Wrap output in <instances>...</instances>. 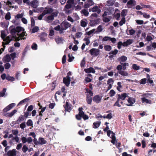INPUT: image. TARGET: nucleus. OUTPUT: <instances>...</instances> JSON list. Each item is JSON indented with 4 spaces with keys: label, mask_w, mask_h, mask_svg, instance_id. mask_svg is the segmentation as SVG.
<instances>
[{
    "label": "nucleus",
    "mask_w": 156,
    "mask_h": 156,
    "mask_svg": "<svg viewBox=\"0 0 156 156\" xmlns=\"http://www.w3.org/2000/svg\"><path fill=\"white\" fill-rule=\"evenodd\" d=\"M118 97L117 98L119 100L121 99L122 100H124L126 97H129V96L127 95V94L125 93H123L121 95L118 94Z\"/></svg>",
    "instance_id": "nucleus-18"
},
{
    "label": "nucleus",
    "mask_w": 156,
    "mask_h": 156,
    "mask_svg": "<svg viewBox=\"0 0 156 156\" xmlns=\"http://www.w3.org/2000/svg\"><path fill=\"white\" fill-rule=\"evenodd\" d=\"M103 30V29L102 27V26L100 25L97 28L96 31H95V33H98L99 32H101Z\"/></svg>",
    "instance_id": "nucleus-34"
},
{
    "label": "nucleus",
    "mask_w": 156,
    "mask_h": 156,
    "mask_svg": "<svg viewBox=\"0 0 156 156\" xmlns=\"http://www.w3.org/2000/svg\"><path fill=\"white\" fill-rule=\"evenodd\" d=\"M27 126H31L33 125V122L31 119H29L27 122Z\"/></svg>",
    "instance_id": "nucleus-43"
},
{
    "label": "nucleus",
    "mask_w": 156,
    "mask_h": 156,
    "mask_svg": "<svg viewBox=\"0 0 156 156\" xmlns=\"http://www.w3.org/2000/svg\"><path fill=\"white\" fill-rule=\"evenodd\" d=\"M39 11L40 12H43L45 15L52 14L53 12L56 11L49 6H47L45 8L41 7L39 9Z\"/></svg>",
    "instance_id": "nucleus-5"
},
{
    "label": "nucleus",
    "mask_w": 156,
    "mask_h": 156,
    "mask_svg": "<svg viewBox=\"0 0 156 156\" xmlns=\"http://www.w3.org/2000/svg\"><path fill=\"white\" fill-rule=\"evenodd\" d=\"M6 36L5 31H1V37L5 42V44H8L11 41L14 40L15 38L14 36L12 37V35H9L5 38Z\"/></svg>",
    "instance_id": "nucleus-1"
},
{
    "label": "nucleus",
    "mask_w": 156,
    "mask_h": 156,
    "mask_svg": "<svg viewBox=\"0 0 156 156\" xmlns=\"http://www.w3.org/2000/svg\"><path fill=\"white\" fill-rule=\"evenodd\" d=\"M39 30V28L37 27H34L32 30V33H35L37 32Z\"/></svg>",
    "instance_id": "nucleus-48"
},
{
    "label": "nucleus",
    "mask_w": 156,
    "mask_h": 156,
    "mask_svg": "<svg viewBox=\"0 0 156 156\" xmlns=\"http://www.w3.org/2000/svg\"><path fill=\"white\" fill-rule=\"evenodd\" d=\"M58 13L57 11H55L53 12L51 15L45 16L44 20L48 23H51L54 20V17L57 16Z\"/></svg>",
    "instance_id": "nucleus-6"
},
{
    "label": "nucleus",
    "mask_w": 156,
    "mask_h": 156,
    "mask_svg": "<svg viewBox=\"0 0 156 156\" xmlns=\"http://www.w3.org/2000/svg\"><path fill=\"white\" fill-rule=\"evenodd\" d=\"M38 140L39 144L43 145L45 144L46 143V141L43 138H39Z\"/></svg>",
    "instance_id": "nucleus-28"
},
{
    "label": "nucleus",
    "mask_w": 156,
    "mask_h": 156,
    "mask_svg": "<svg viewBox=\"0 0 156 156\" xmlns=\"http://www.w3.org/2000/svg\"><path fill=\"white\" fill-rule=\"evenodd\" d=\"M126 22V20L125 17H123L121 20L119 22V24L120 26H122Z\"/></svg>",
    "instance_id": "nucleus-35"
},
{
    "label": "nucleus",
    "mask_w": 156,
    "mask_h": 156,
    "mask_svg": "<svg viewBox=\"0 0 156 156\" xmlns=\"http://www.w3.org/2000/svg\"><path fill=\"white\" fill-rule=\"evenodd\" d=\"M89 52L91 55L97 56L99 55L100 51L99 49L93 48L90 50Z\"/></svg>",
    "instance_id": "nucleus-10"
},
{
    "label": "nucleus",
    "mask_w": 156,
    "mask_h": 156,
    "mask_svg": "<svg viewBox=\"0 0 156 156\" xmlns=\"http://www.w3.org/2000/svg\"><path fill=\"white\" fill-rule=\"evenodd\" d=\"M147 79L146 78H143L141 80L140 83L141 84H144L146 83Z\"/></svg>",
    "instance_id": "nucleus-52"
},
{
    "label": "nucleus",
    "mask_w": 156,
    "mask_h": 156,
    "mask_svg": "<svg viewBox=\"0 0 156 156\" xmlns=\"http://www.w3.org/2000/svg\"><path fill=\"white\" fill-rule=\"evenodd\" d=\"M39 2L37 0H34L30 3V5L33 8H36L39 5Z\"/></svg>",
    "instance_id": "nucleus-17"
},
{
    "label": "nucleus",
    "mask_w": 156,
    "mask_h": 156,
    "mask_svg": "<svg viewBox=\"0 0 156 156\" xmlns=\"http://www.w3.org/2000/svg\"><path fill=\"white\" fill-rule=\"evenodd\" d=\"M110 37L108 36H105L102 39L103 41H106L109 40Z\"/></svg>",
    "instance_id": "nucleus-63"
},
{
    "label": "nucleus",
    "mask_w": 156,
    "mask_h": 156,
    "mask_svg": "<svg viewBox=\"0 0 156 156\" xmlns=\"http://www.w3.org/2000/svg\"><path fill=\"white\" fill-rule=\"evenodd\" d=\"M6 79L10 81H13L15 80L14 78L8 75L6 76Z\"/></svg>",
    "instance_id": "nucleus-41"
},
{
    "label": "nucleus",
    "mask_w": 156,
    "mask_h": 156,
    "mask_svg": "<svg viewBox=\"0 0 156 156\" xmlns=\"http://www.w3.org/2000/svg\"><path fill=\"white\" fill-rule=\"evenodd\" d=\"M87 23L83 20H81L80 22L81 26L83 27H85L87 25Z\"/></svg>",
    "instance_id": "nucleus-40"
},
{
    "label": "nucleus",
    "mask_w": 156,
    "mask_h": 156,
    "mask_svg": "<svg viewBox=\"0 0 156 156\" xmlns=\"http://www.w3.org/2000/svg\"><path fill=\"white\" fill-rule=\"evenodd\" d=\"M115 1L114 0H108L107 2L108 5L112 6L115 3Z\"/></svg>",
    "instance_id": "nucleus-33"
},
{
    "label": "nucleus",
    "mask_w": 156,
    "mask_h": 156,
    "mask_svg": "<svg viewBox=\"0 0 156 156\" xmlns=\"http://www.w3.org/2000/svg\"><path fill=\"white\" fill-rule=\"evenodd\" d=\"M16 32L19 33L22 32V33L19 34V37L17 38L16 40L19 41L21 39L24 40L26 39L25 37L27 36V34L24 31V29L23 27L20 26H18L16 27Z\"/></svg>",
    "instance_id": "nucleus-3"
},
{
    "label": "nucleus",
    "mask_w": 156,
    "mask_h": 156,
    "mask_svg": "<svg viewBox=\"0 0 156 156\" xmlns=\"http://www.w3.org/2000/svg\"><path fill=\"white\" fill-rule=\"evenodd\" d=\"M11 16L10 13L8 12L6 14L5 16V18L7 20H9Z\"/></svg>",
    "instance_id": "nucleus-60"
},
{
    "label": "nucleus",
    "mask_w": 156,
    "mask_h": 156,
    "mask_svg": "<svg viewBox=\"0 0 156 156\" xmlns=\"http://www.w3.org/2000/svg\"><path fill=\"white\" fill-rule=\"evenodd\" d=\"M28 150V147L26 145H24L22 148L23 152L24 153H25Z\"/></svg>",
    "instance_id": "nucleus-51"
},
{
    "label": "nucleus",
    "mask_w": 156,
    "mask_h": 156,
    "mask_svg": "<svg viewBox=\"0 0 156 156\" xmlns=\"http://www.w3.org/2000/svg\"><path fill=\"white\" fill-rule=\"evenodd\" d=\"M89 10L90 12L92 11L93 12H97L98 14L101 12V10L97 6H95L92 8L89 9Z\"/></svg>",
    "instance_id": "nucleus-16"
},
{
    "label": "nucleus",
    "mask_w": 156,
    "mask_h": 156,
    "mask_svg": "<svg viewBox=\"0 0 156 156\" xmlns=\"http://www.w3.org/2000/svg\"><path fill=\"white\" fill-rule=\"evenodd\" d=\"M12 140H15L17 143H19L20 142L19 138L17 136H16L13 137V139H12Z\"/></svg>",
    "instance_id": "nucleus-55"
},
{
    "label": "nucleus",
    "mask_w": 156,
    "mask_h": 156,
    "mask_svg": "<svg viewBox=\"0 0 156 156\" xmlns=\"http://www.w3.org/2000/svg\"><path fill=\"white\" fill-rule=\"evenodd\" d=\"M105 50L106 51H109L112 49V47L110 45H106L104 46Z\"/></svg>",
    "instance_id": "nucleus-37"
},
{
    "label": "nucleus",
    "mask_w": 156,
    "mask_h": 156,
    "mask_svg": "<svg viewBox=\"0 0 156 156\" xmlns=\"http://www.w3.org/2000/svg\"><path fill=\"white\" fill-rule=\"evenodd\" d=\"M9 130H6L4 131L3 133L5 134L3 136L4 138H6L8 137V134H9Z\"/></svg>",
    "instance_id": "nucleus-47"
},
{
    "label": "nucleus",
    "mask_w": 156,
    "mask_h": 156,
    "mask_svg": "<svg viewBox=\"0 0 156 156\" xmlns=\"http://www.w3.org/2000/svg\"><path fill=\"white\" fill-rule=\"evenodd\" d=\"M118 73L119 74L123 76H127L129 75L128 73L124 70L118 71Z\"/></svg>",
    "instance_id": "nucleus-29"
},
{
    "label": "nucleus",
    "mask_w": 156,
    "mask_h": 156,
    "mask_svg": "<svg viewBox=\"0 0 156 156\" xmlns=\"http://www.w3.org/2000/svg\"><path fill=\"white\" fill-rule=\"evenodd\" d=\"M25 119L24 116L23 115H21L19 118L16 121L17 123H20L21 121L24 120Z\"/></svg>",
    "instance_id": "nucleus-31"
},
{
    "label": "nucleus",
    "mask_w": 156,
    "mask_h": 156,
    "mask_svg": "<svg viewBox=\"0 0 156 156\" xmlns=\"http://www.w3.org/2000/svg\"><path fill=\"white\" fill-rule=\"evenodd\" d=\"M61 30L60 33H63V30H66L68 27V23L66 21H63L61 24Z\"/></svg>",
    "instance_id": "nucleus-9"
},
{
    "label": "nucleus",
    "mask_w": 156,
    "mask_h": 156,
    "mask_svg": "<svg viewBox=\"0 0 156 156\" xmlns=\"http://www.w3.org/2000/svg\"><path fill=\"white\" fill-rule=\"evenodd\" d=\"M82 13L86 16H88L89 14V12L87 10L84 9L82 10L81 11Z\"/></svg>",
    "instance_id": "nucleus-42"
},
{
    "label": "nucleus",
    "mask_w": 156,
    "mask_h": 156,
    "mask_svg": "<svg viewBox=\"0 0 156 156\" xmlns=\"http://www.w3.org/2000/svg\"><path fill=\"white\" fill-rule=\"evenodd\" d=\"M24 15V13H22L20 14H18L16 15V17L17 19L23 18L22 17Z\"/></svg>",
    "instance_id": "nucleus-54"
},
{
    "label": "nucleus",
    "mask_w": 156,
    "mask_h": 156,
    "mask_svg": "<svg viewBox=\"0 0 156 156\" xmlns=\"http://www.w3.org/2000/svg\"><path fill=\"white\" fill-rule=\"evenodd\" d=\"M1 144L3 145V146L4 147H5V146H6L7 145H8L7 141L6 140H4L2 141Z\"/></svg>",
    "instance_id": "nucleus-57"
},
{
    "label": "nucleus",
    "mask_w": 156,
    "mask_h": 156,
    "mask_svg": "<svg viewBox=\"0 0 156 156\" xmlns=\"http://www.w3.org/2000/svg\"><path fill=\"white\" fill-rule=\"evenodd\" d=\"M68 102L67 101L66 103V105H63V106L64 107V108L65 109V112L66 111H68Z\"/></svg>",
    "instance_id": "nucleus-53"
},
{
    "label": "nucleus",
    "mask_w": 156,
    "mask_h": 156,
    "mask_svg": "<svg viewBox=\"0 0 156 156\" xmlns=\"http://www.w3.org/2000/svg\"><path fill=\"white\" fill-rule=\"evenodd\" d=\"M85 90L86 91V92H85L86 93H87V94H89L91 96H93V93L91 90H89L88 88H85Z\"/></svg>",
    "instance_id": "nucleus-39"
},
{
    "label": "nucleus",
    "mask_w": 156,
    "mask_h": 156,
    "mask_svg": "<svg viewBox=\"0 0 156 156\" xmlns=\"http://www.w3.org/2000/svg\"><path fill=\"white\" fill-rule=\"evenodd\" d=\"M112 138V140L111 142L113 144H115V142L116 140V139L115 136H112L111 137Z\"/></svg>",
    "instance_id": "nucleus-50"
},
{
    "label": "nucleus",
    "mask_w": 156,
    "mask_h": 156,
    "mask_svg": "<svg viewBox=\"0 0 156 156\" xmlns=\"http://www.w3.org/2000/svg\"><path fill=\"white\" fill-rule=\"evenodd\" d=\"M115 94V91L113 90H111L109 92V94L111 97L114 96Z\"/></svg>",
    "instance_id": "nucleus-56"
},
{
    "label": "nucleus",
    "mask_w": 156,
    "mask_h": 156,
    "mask_svg": "<svg viewBox=\"0 0 156 156\" xmlns=\"http://www.w3.org/2000/svg\"><path fill=\"white\" fill-rule=\"evenodd\" d=\"M95 30V29H93L89 31L88 32H87V34L88 35H90L91 34H93Z\"/></svg>",
    "instance_id": "nucleus-64"
},
{
    "label": "nucleus",
    "mask_w": 156,
    "mask_h": 156,
    "mask_svg": "<svg viewBox=\"0 0 156 156\" xmlns=\"http://www.w3.org/2000/svg\"><path fill=\"white\" fill-rule=\"evenodd\" d=\"M9 30L10 31V33L12 34V37L14 36L15 37V39L16 40V36L15 35V34L16 32V28H15V27L13 26H11L9 28Z\"/></svg>",
    "instance_id": "nucleus-13"
},
{
    "label": "nucleus",
    "mask_w": 156,
    "mask_h": 156,
    "mask_svg": "<svg viewBox=\"0 0 156 156\" xmlns=\"http://www.w3.org/2000/svg\"><path fill=\"white\" fill-rule=\"evenodd\" d=\"M128 98L127 101L129 103V104H126V105L127 106H133V105L135 102V98L129 97Z\"/></svg>",
    "instance_id": "nucleus-11"
},
{
    "label": "nucleus",
    "mask_w": 156,
    "mask_h": 156,
    "mask_svg": "<svg viewBox=\"0 0 156 156\" xmlns=\"http://www.w3.org/2000/svg\"><path fill=\"white\" fill-rule=\"evenodd\" d=\"M114 12V10L112 7H109L104 12L102 15V17H104L108 15L112 14Z\"/></svg>",
    "instance_id": "nucleus-7"
},
{
    "label": "nucleus",
    "mask_w": 156,
    "mask_h": 156,
    "mask_svg": "<svg viewBox=\"0 0 156 156\" xmlns=\"http://www.w3.org/2000/svg\"><path fill=\"white\" fill-rule=\"evenodd\" d=\"M63 83L67 87L68 86V73H67V75L66 77L63 79Z\"/></svg>",
    "instance_id": "nucleus-23"
},
{
    "label": "nucleus",
    "mask_w": 156,
    "mask_h": 156,
    "mask_svg": "<svg viewBox=\"0 0 156 156\" xmlns=\"http://www.w3.org/2000/svg\"><path fill=\"white\" fill-rule=\"evenodd\" d=\"M118 52V50L116 49H115L114 51H110L109 53V55L112 54L114 55H115L117 54Z\"/></svg>",
    "instance_id": "nucleus-44"
},
{
    "label": "nucleus",
    "mask_w": 156,
    "mask_h": 156,
    "mask_svg": "<svg viewBox=\"0 0 156 156\" xmlns=\"http://www.w3.org/2000/svg\"><path fill=\"white\" fill-rule=\"evenodd\" d=\"M84 71L86 73H95V71L94 69L92 67H90L89 68L85 69Z\"/></svg>",
    "instance_id": "nucleus-22"
},
{
    "label": "nucleus",
    "mask_w": 156,
    "mask_h": 156,
    "mask_svg": "<svg viewBox=\"0 0 156 156\" xmlns=\"http://www.w3.org/2000/svg\"><path fill=\"white\" fill-rule=\"evenodd\" d=\"M98 15L96 13H93L90 17V25L91 26H94L99 23V18H98Z\"/></svg>",
    "instance_id": "nucleus-2"
},
{
    "label": "nucleus",
    "mask_w": 156,
    "mask_h": 156,
    "mask_svg": "<svg viewBox=\"0 0 156 156\" xmlns=\"http://www.w3.org/2000/svg\"><path fill=\"white\" fill-rule=\"evenodd\" d=\"M140 5L143 7V8H149L150 9H152V7L150 5H145L143 3H140Z\"/></svg>",
    "instance_id": "nucleus-30"
},
{
    "label": "nucleus",
    "mask_w": 156,
    "mask_h": 156,
    "mask_svg": "<svg viewBox=\"0 0 156 156\" xmlns=\"http://www.w3.org/2000/svg\"><path fill=\"white\" fill-rule=\"evenodd\" d=\"M134 2H135L134 0H129V1L126 4L127 7L129 8H130L132 7L131 6L134 5L133 4Z\"/></svg>",
    "instance_id": "nucleus-21"
},
{
    "label": "nucleus",
    "mask_w": 156,
    "mask_h": 156,
    "mask_svg": "<svg viewBox=\"0 0 156 156\" xmlns=\"http://www.w3.org/2000/svg\"><path fill=\"white\" fill-rule=\"evenodd\" d=\"M18 55L17 54H16V53L14 52L11 53L10 56H11V57L12 58L13 60L16 58V55Z\"/></svg>",
    "instance_id": "nucleus-45"
},
{
    "label": "nucleus",
    "mask_w": 156,
    "mask_h": 156,
    "mask_svg": "<svg viewBox=\"0 0 156 156\" xmlns=\"http://www.w3.org/2000/svg\"><path fill=\"white\" fill-rule=\"evenodd\" d=\"M55 41L58 44H61L63 43L64 40L62 38L57 37L55 38Z\"/></svg>",
    "instance_id": "nucleus-24"
},
{
    "label": "nucleus",
    "mask_w": 156,
    "mask_h": 156,
    "mask_svg": "<svg viewBox=\"0 0 156 156\" xmlns=\"http://www.w3.org/2000/svg\"><path fill=\"white\" fill-rule=\"evenodd\" d=\"M101 124V122H94L93 124V127L94 128H98Z\"/></svg>",
    "instance_id": "nucleus-32"
},
{
    "label": "nucleus",
    "mask_w": 156,
    "mask_h": 156,
    "mask_svg": "<svg viewBox=\"0 0 156 156\" xmlns=\"http://www.w3.org/2000/svg\"><path fill=\"white\" fill-rule=\"evenodd\" d=\"M94 4V3L92 0H87L86 2L85 3L84 6L85 8H88Z\"/></svg>",
    "instance_id": "nucleus-14"
},
{
    "label": "nucleus",
    "mask_w": 156,
    "mask_h": 156,
    "mask_svg": "<svg viewBox=\"0 0 156 156\" xmlns=\"http://www.w3.org/2000/svg\"><path fill=\"white\" fill-rule=\"evenodd\" d=\"M6 88H3L2 90L0 93V96L1 97H3L5 95V93L6 92Z\"/></svg>",
    "instance_id": "nucleus-38"
},
{
    "label": "nucleus",
    "mask_w": 156,
    "mask_h": 156,
    "mask_svg": "<svg viewBox=\"0 0 156 156\" xmlns=\"http://www.w3.org/2000/svg\"><path fill=\"white\" fill-rule=\"evenodd\" d=\"M85 58H83V59L82 60L81 63H80V66L81 67H83L84 66L86 62L85 60H84Z\"/></svg>",
    "instance_id": "nucleus-62"
},
{
    "label": "nucleus",
    "mask_w": 156,
    "mask_h": 156,
    "mask_svg": "<svg viewBox=\"0 0 156 156\" xmlns=\"http://www.w3.org/2000/svg\"><path fill=\"white\" fill-rule=\"evenodd\" d=\"M12 132L14 135L17 136L19 133V131L17 129H13L12 130Z\"/></svg>",
    "instance_id": "nucleus-59"
},
{
    "label": "nucleus",
    "mask_w": 156,
    "mask_h": 156,
    "mask_svg": "<svg viewBox=\"0 0 156 156\" xmlns=\"http://www.w3.org/2000/svg\"><path fill=\"white\" fill-rule=\"evenodd\" d=\"M127 59V57L125 56H122L119 57L118 58V60L119 61L122 62H125Z\"/></svg>",
    "instance_id": "nucleus-27"
},
{
    "label": "nucleus",
    "mask_w": 156,
    "mask_h": 156,
    "mask_svg": "<svg viewBox=\"0 0 156 156\" xmlns=\"http://www.w3.org/2000/svg\"><path fill=\"white\" fill-rule=\"evenodd\" d=\"M20 127L22 129H24V128L26 127L25 123L24 122L21 123L20 125Z\"/></svg>",
    "instance_id": "nucleus-58"
},
{
    "label": "nucleus",
    "mask_w": 156,
    "mask_h": 156,
    "mask_svg": "<svg viewBox=\"0 0 156 156\" xmlns=\"http://www.w3.org/2000/svg\"><path fill=\"white\" fill-rule=\"evenodd\" d=\"M17 151L16 149H13L12 150L9 151L6 153L8 156H16L17 154Z\"/></svg>",
    "instance_id": "nucleus-12"
},
{
    "label": "nucleus",
    "mask_w": 156,
    "mask_h": 156,
    "mask_svg": "<svg viewBox=\"0 0 156 156\" xmlns=\"http://www.w3.org/2000/svg\"><path fill=\"white\" fill-rule=\"evenodd\" d=\"M120 100L117 98V100L116 101L115 103L113 105V106H117L118 107H120L121 106V105H120L119 104V101Z\"/></svg>",
    "instance_id": "nucleus-49"
},
{
    "label": "nucleus",
    "mask_w": 156,
    "mask_h": 156,
    "mask_svg": "<svg viewBox=\"0 0 156 156\" xmlns=\"http://www.w3.org/2000/svg\"><path fill=\"white\" fill-rule=\"evenodd\" d=\"M47 34L45 33H43L40 36V39L42 41H46L45 37L47 36Z\"/></svg>",
    "instance_id": "nucleus-26"
},
{
    "label": "nucleus",
    "mask_w": 156,
    "mask_h": 156,
    "mask_svg": "<svg viewBox=\"0 0 156 156\" xmlns=\"http://www.w3.org/2000/svg\"><path fill=\"white\" fill-rule=\"evenodd\" d=\"M33 142L35 144L37 145L39 144V140L38 141L36 137L34 138ZM21 140L23 143H27L30 144L33 141V139L30 137H28L26 138L25 136H22Z\"/></svg>",
    "instance_id": "nucleus-4"
},
{
    "label": "nucleus",
    "mask_w": 156,
    "mask_h": 156,
    "mask_svg": "<svg viewBox=\"0 0 156 156\" xmlns=\"http://www.w3.org/2000/svg\"><path fill=\"white\" fill-rule=\"evenodd\" d=\"M128 66L129 64L128 63H124V64L123 65V66H122L123 70H125L126 68V66Z\"/></svg>",
    "instance_id": "nucleus-61"
},
{
    "label": "nucleus",
    "mask_w": 156,
    "mask_h": 156,
    "mask_svg": "<svg viewBox=\"0 0 156 156\" xmlns=\"http://www.w3.org/2000/svg\"><path fill=\"white\" fill-rule=\"evenodd\" d=\"M133 69L136 70H138L140 69V66H137L136 64H133Z\"/></svg>",
    "instance_id": "nucleus-46"
},
{
    "label": "nucleus",
    "mask_w": 156,
    "mask_h": 156,
    "mask_svg": "<svg viewBox=\"0 0 156 156\" xmlns=\"http://www.w3.org/2000/svg\"><path fill=\"white\" fill-rule=\"evenodd\" d=\"M101 97L98 95H95L92 98L93 101L97 103H99L101 102Z\"/></svg>",
    "instance_id": "nucleus-15"
},
{
    "label": "nucleus",
    "mask_w": 156,
    "mask_h": 156,
    "mask_svg": "<svg viewBox=\"0 0 156 156\" xmlns=\"http://www.w3.org/2000/svg\"><path fill=\"white\" fill-rule=\"evenodd\" d=\"M11 60V56L9 55H6L3 58V60L5 62H9Z\"/></svg>",
    "instance_id": "nucleus-25"
},
{
    "label": "nucleus",
    "mask_w": 156,
    "mask_h": 156,
    "mask_svg": "<svg viewBox=\"0 0 156 156\" xmlns=\"http://www.w3.org/2000/svg\"><path fill=\"white\" fill-rule=\"evenodd\" d=\"M92 96L90 95L89 94H86V101L87 103L88 104H91L92 101Z\"/></svg>",
    "instance_id": "nucleus-19"
},
{
    "label": "nucleus",
    "mask_w": 156,
    "mask_h": 156,
    "mask_svg": "<svg viewBox=\"0 0 156 156\" xmlns=\"http://www.w3.org/2000/svg\"><path fill=\"white\" fill-rule=\"evenodd\" d=\"M127 12V10L126 9H123L122 11L121 15L123 17H125L126 15Z\"/></svg>",
    "instance_id": "nucleus-36"
},
{
    "label": "nucleus",
    "mask_w": 156,
    "mask_h": 156,
    "mask_svg": "<svg viewBox=\"0 0 156 156\" xmlns=\"http://www.w3.org/2000/svg\"><path fill=\"white\" fill-rule=\"evenodd\" d=\"M141 99L142 103H145L146 104H152L151 101L146 99L145 97L141 98Z\"/></svg>",
    "instance_id": "nucleus-20"
},
{
    "label": "nucleus",
    "mask_w": 156,
    "mask_h": 156,
    "mask_svg": "<svg viewBox=\"0 0 156 156\" xmlns=\"http://www.w3.org/2000/svg\"><path fill=\"white\" fill-rule=\"evenodd\" d=\"M83 109L82 107L79 108H78L79 114L76 115V119L78 120H81L82 117L84 114V112L83 111Z\"/></svg>",
    "instance_id": "nucleus-8"
}]
</instances>
